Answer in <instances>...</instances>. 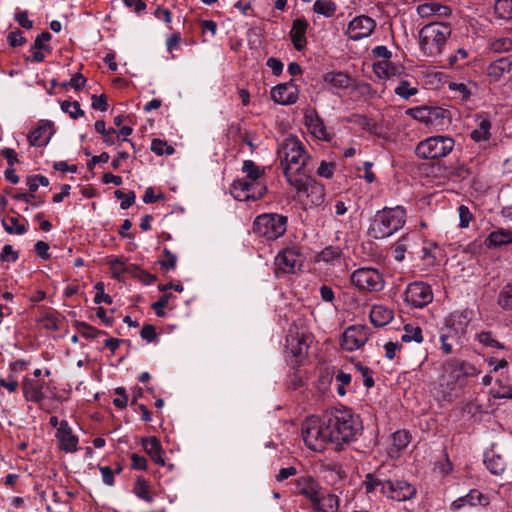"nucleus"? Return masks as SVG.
Listing matches in <instances>:
<instances>
[{
    "label": "nucleus",
    "instance_id": "55",
    "mask_svg": "<svg viewBox=\"0 0 512 512\" xmlns=\"http://www.w3.org/2000/svg\"><path fill=\"white\" fill-rule=\"evenodd\" d=\"M42 186H48L49 185V179L46 176L43 175H34L29 176L27 178V186L30 192L37 191L38 187Z\"/></svg>",
    "mask_w": 512,
    "mask_h": 512
},
{
    "label": "nucleus",
    "instance_id": "21",
    "mask_svg": "<svg viewBox=\"0 0 512 512\" xmlns=\"http://www.w3.org/2000/svg\"><path fill=\"white\" fill-rule=\"evenodd\" d=\"M443 369L451 373L456 372V374L460 375L462 383L465 378L475 377L480 374V370L472 363L455 358L445 361L443 363Z\"/></svg>",
    "mask_w": 512,
    "mask_h": 512
},
{
    "label": "nucleus",
    "instance_id": "53",
    "mask_svg": "<svg viewBox=\"0 0 512 512\" xmlns=\"http://www.w3.org/2000/svg\"><path fill=\"white\" fill-rule=\"evenodd\" d=\"M52 36L48 31H44L41 34H39L35 41L33 46L31 47V50H43L50 52L51 47L47 45L46 43L51 40Z\"/></svg>",
    "mask_w": 512,
    "mask_h": 512
},
{
    "label": "nucleus",
    "instance_id": "49",
    "mask_svg": "<svg viewBox=\"0 0 512 512\" xmlns=\"http://www.w3.org/2000/svg\"><path fill=\"white\" fill-rule=\"evenodd\" d=\"M394 92L399 97L407 100L410 97L416 95L418 93V89L416 86H412L409 81L402 80L394 89Z\"/></svg>",
    "mask_w": 512,
    "mask_h": 512
},
{
    "label": "nucleus",
    "instance_id": "61",
    "mask_svg": "<svg viewBox=\"0 0 512 512\" xmlns=\"http://www.w3.org/2000/svg\"><path fill=\"white\" fill-rule=\"evenodd\" d=\"M459 211V226L461 228H466L469 226L470 221L472 220V214L467 206L461 205L458 208Z\"/></svg>",
    "mask_w": 512,
    "mask_h": 512
},
{
    "label": "nucleus",
    "instance_id": "59",
    "mask_svg": "<svg viewBox=\"0 0 512 512\" xmlns=\"http://www.w3.org/2000/svg\"><path fill=\"white\" fill-rule=\"evenodd\" d=\"M115 394L117 395V397L113 399V404L120 409L125 408L128 403V395L126 393L125 388H116Z\"/></svg>",
    "mask_w": 512,
    "mask_h": 512
},
{
    "label": "nucleus",
    "instance_id": "24",
    "mask_svg": "<svg viewBox=\"0 0 512 512\" xmlns=\"http://www.w3.org/2000/svg\"><path fill=\"white\" fill-rule=\"evenodd\" d=\"M373 72L378 78L391 79L400 77L404 74L405 68L401 64L393 63L386 60H380L373 64Z\"/></svg>",
    "mask_w": 512,
    "mask_h": 512
},
{
    "label": "nucleus",
    "instance_id": "15",
    "mask_svg": "<svg viewBox=\"0 0 512 512\" xmlns=\"http://www.w3.org/2000/svg\"><path fill=\"white\" fill-rule=\"evenodd\" d=\"M375 27L376 21L373 18L366 15H360L349 22L346 34L349 39L357 41L369 37Z\"/></svg>",
    "mask_w": 512,
    "mask_h": 512
},
{
    "label": "nucleus",
    "instance_id": "62",
    "mask_svg": "<svg viewBox=\"0 0 512 512\" xmlns=\"http://www.w3.org/2000/svg\"><path fill=\"white\" fill-rule=\"evenodd\" d=\"M91 106L93 109L106 111L108 109L107 97L104 94L93 95L91 97Z\"/></svg>",
    "mask_w": 512,
    "mask_h": 512
},
{
    "label": "nucleus",
    "instance_id": "52",
    "mask_svg": "<svg viewBox=\"0 0 512 512\" xmlns=\"http://www.w3.org/2000/svg\"><path fill=\"white\" fill-rule=\"evenodd\" d=\"M77 327L80 334L87 339H94L100 335L107 334L105 331L98 330L85 322H79Z\"/></svg>",
    "mask_w": 512,
    "mask_h": 512
},
{
    "label": "nucleus",
    "instance_id": "13",
    "mask_svg": "<svg viewBox=\"0 0 512 512\" xmlns=\"http://www.w3.org/2000/svg\"><path fill=\"white\" fill-rule=\"evenodd\" d=\"M369 339V328L364 325H353L348 327L343 335L341 347L346 351H355L362 347Z\"/></svg>",
    "mask_w": 512,
    "mask_h": 512
},
{
    "label": "nucleus",
    "instance_id": "34",
    "mask_svg": "<svg viewBox=\"0 0 512 512\" xmlns=\"http://www.w3.org/2000/svg\"><path fill=\"white\" fill-rule=\"evenodd\" d=\"M484 463L487 469L494 475H501L506 469V463L500 455L487 453Z\"/></svg>",
    "mask_w": 512,
    "mask_h": 512
},
{
    "label": "nucleus",
    "instance_id": "46",
    "mask_svg": "<svg viewBox=\"0 0 512 512\" xmlns=\"http://www.w3.org/2000/svg\"><path fill=\"white\" fill-rule=\"evenodd\" d=\"M401 340L403 342L415 341L416 343H421L423 341L421 328L410 324L405 325Z\"/></svg>",
    "mask_w": 512,
    "mask_h": 512
},
{
    "label": "nucleus",
    "instance_id": "43",
    "mask_svg": "<svg viewBox=\"0 0 512 512\" xmlns=\"http://www.w3.org/2000/svg\"><path fill=\"white\" fill-rule=\"evenodd\" d=\"M2 225L4 230L8 234H16L22 235L27 231V228L24 224H21L16 217H9L7 219L2 220Z\"/></svg>",
    "mask_w": 512,
    "mask_h": 512
},
{
    "label": "nucleus",
    "instance_id": "57",
    "mask_svg": "<svg viewBox=\"0 0 512 512\" xmlns=\"http://www.w3.org/2000/svg\"><path fill=\"white\" fill-rule=\"evenodd\" d=\"M492 48L495 52H507L512 50V39L500 37L492 42Z\"/></svg>",
    "mask_w": 512,
    "mask_h": 512
},
{
    "label": "nucleus",
    "instance_id": "2",
    "mask_svg": "<svg viewBox=\"0 0 512 512\" xmlns=\"http://www.w3.org/2000/svg\"><path fill=\"white\" fill-rule=\"evenodd\" d=\"M278 157L288 183H297V178L306 174L309 156L298 138L290 136L284 139L278 147Z\"/></svg>",
    "mask_w": 512,
    "mask_h": 512
},
{
    "label": "nucleus",
    "instance_id": "51",
    "mask_svg": "<svg viewBox=\"0 0 512 512\" xmlns=\"http://www.w3.org/2000/svg\"><path fill=\"white\" fill-rule=\"evenodd\" d=\"M62 111L69 114L72 119H78L84 115V111L81 109L80 104L77 101H63L61 103Z\"/></svg>",
    "mask_w": 512,
    "mask_h": 512
},
{
    "label": "nucleus",
    "instance_id": "28",
    "mask_svg": "<svg viewBox=\"0 0 512 512\" xmlns=\"http://www.w3.org/2000/svg\"><path fill=\"white\" fill-rule=\"evenodd\" d=\"M417 13L422 18H429L432 16L446 17L451 14V9L448 6L439 3H424L417 7Z\"/></svg>",
    "mask_w": 512,
    "mask_h": 512
},
{
    "label": "nucleus",
    "instance_id": "39",
    "mask_svg": "<svg viewBox=\"0 0 512 512\" xmlns=\"http://www.w3.org/2000/svg\"><path fill=\"white\" fill-rule=\"evenodd\" d=\"M319 511L322 512H336L339 507V499L336 495L327 494L319 496V500L316 501Z\"/></svg>",
    "mask_w": 512,
    "mask_h": 512
},
{
    "label": "nucleus",
    "instance_id": "20",
    "mask_svg": "<svg viewBox=\"0 0 512 512\" xmlns=\"http://www.w3.org/2000/svg\"><path fill=\"white\" fill-rule=\"evenodd\" d=\"M512 71V55L501 57L491 62L486 69L490 82L504 80Z\"/></svg>",
    "mask_w": 512,
    "mask_h": 512
},
{
    "label": "nucleus",
    "instance_id": "48",
    "mask_svg": "<svg viewBox=\"0 0 512 512\" xmlns=\"http://www.w3.org/2000/svg\"><path fill=\"white\" fill-rule=\"evenodd\" d=\"M497 303L506 311L512 310V283H509L502 288L498 295Z\"/></svg>",
    "mask_w": 512,
    "mask_h": 512
},
{
    "label": "nucleus",
    "instance_id": "8",
    "mask_svg": "<svg viewBox=\"0 0 512 512\" xmlns=\"http://www.w3.org/2000/svg\"><path fill=\"white\" fill-rule=\"evenodd\" d=\"M287 229V217L279 214H261L256 217L253 223V231L268 240H275L281 237Z\"/></svg>",
    "mask_w": 512,
    "mask_h": 512
},
{
    "label": "nucleus",
    "instance_id": "36",
    "mask_svg": "<svg viewBox=\"0 0 512 512\" xmlns=\"http://www.w3.org/2000/svg\"><path fill=\"white\" fill-rule=\"evenodd\" d=\"M438 250V247L435 243H429L420 249L416 248V252L418 254H414L418 256L426 266H433L436 264V254L435 252Z\"/></svg>",
    "mask_w": 512,
    "mask_h": 512
},
{
    "label": "nucleus",
    "instance_id": "14",
    "mask_svg": "<svg viewBox=\"0 0 512 512\" xmlns=\"http://www.w3.org/2000/svg\"><path fill=\"white\" fill-rule=\"evenodd\" d=\"M302 265L299 250L289 247L280 251L275 257L276 274H292Z\"/></svg>",
    "mask_w": 512,
    "mask_h": 512
},
{
    "label": "nucleus",
    "instance_id": "41",
    "mask_svg": "<svg viewBox=\"0 0 512 512\" xmlns=\"http://www.w3.org/2000/svg\"><path fill=\"white\" fill-rule=\"evenodd\" d=\"M448 87L451 91L455 92L461 101H467L472 96L471 87L475 88V84L468 85L462 82H450Z\"/></svg>",
    "mask_w": 512,
    "mask_h": 512
},
{
    "label": "nucleus",
    "instance_id": "50",
    "mask_svg": "<svg viewBox=\"0 0 512 512\" xmlns=\"http://www.w3.org/2000/svg\"><path fill=\"white\" fill-rule=\"evenodd\" d=\"M456 339V331L454 329H447V333L440 335L441 350L444 354H450L453 349V343Z\"/></svg>",
    "mask_w": 512,
    "mask_h": 512
},
{
    "label": "nucleus",
    "instance_id": "60",
    "mask_svg": "<svg viewBox=\"0 0 512 512\" xmlns=\"http://www.w3.org/2000/svg\"><path fill=\"white\" fill-rule=\"evenodd\" d=\"M335 164L332 162L321 161L317 174L321 177L331 178L334 174Z\"/></svg>",
    "mask_w": 512,
    "mask_h": 512
},
{
    "label": "nucleus",
    "instance_id": "7",
    "mask_svg": "<svg viewBox=\"0 0 512 512\" xmlns=\"http://www.w3.org/2000/svg\"><path fill=\"white\" fill-rule=\"evenodd\" d=\"M454 146L455 141L449 136H431L417 144L415 154L423 160L439 159L446 157L453 150Z\"/></svg>",
    "mask_w": 512,
    "mask_h": 512
},
{
    "label": "nucleus",
    "instance_id": "4",
    "mask_svg": "<svg viewBox=\"0 0 512 512\" xmlns=\"http://www.w3.org/2000/svg\"><path fill=\"white\" fill-rule=\"evenodd\" d=\"M451 26L447 22L433 21L424 25L419 31L421 51L429 57L440 55L451 36Z\"/></svg>",
    "mask_w": 512,
    "mask_h": 512
},
{
    "label": "nucleus",
    "instance_id": "16",
    "mask_svg": "<svg viewBox=\"0 0 512 512\" xmlns=\"http://www.w3.org/2000/svg\"><path fill=\"white\" fill-rule=\"evenodd\" d=\"M417 494L416 487L405 480L388 479L384 495L396 501H407Z\"/></svg>",
    "mask_w": 512,
    "mask_h": 512
},
{
    "label": "nucleus",
    "instance_id": "54",
    "mask_svg": "<svg viewBox=\"0 0 512 512\" xmlns=\"http://www.w3.org/2000/svg\"><path fill=\"white\" fill-rule=\"evenodd\" d=\"M177 257L173 254L169 249L165 248L163 251V256L159 260V264L165 270L174 269L176 266Z\"/></svg>",
    "mask_w": 512,
    "mask_h": 512
},
{
    "label": "nucleus",
    "instance_id": "1",
    "mask_svg": "<svg viewBox=\"0 0 512 512\" xmlns=\"http://www.w3.org/2000/svg\"><path fill=\"white\" fill-rule=\"evenodd\" d=\"M363 430L360 417L350 409H332L321 418L304 422L302 437L305 444L314 451H322L327 443L340 449L360 436Z\"/></svg>",
    "mask_w": 512,
    "mask_h": 512
},
{
    "label": "nucleus",
    "instance_id": "40",
    "mask_svg": "<svg viewBox=\"0 0 512 512\" xmlns=\"http://www.w3.org/2000/svg\"><path fill=\"white\" fill-rule=\"evenodd\" d=\"M133 493L140 499L151 503L153 496L150 494L149 483L142 477H138L133 487Z\"/></svg>",
    "mask_w": 512,
    "mask_h": 512
},
{
    "label": "nucleus",
    "instance_id": "58",
    "mask_svg": "<svg viewBox=\"0 0 512 512\" xmlns=\"http://www.w3.org/2000/svg\"><path fill=\"white\" fill-rule=\"evenodd\" d=\"M96 294L94 297V303L100 304L102 302L106 304L112 303V297L104 292V284L103 282H97L95 284Z\"/></svg>",
    "mask_w": 512,
    "mask_h": 512
},
{
    "label": "nucleus",
    "instance_id": "25",
    "mask_svg": "<svg viewBox=\"0 0 512 512\" xmlns=\"http://www.w3.org/2000/svg\"><path fill=\"white\" fill-rule=\"evenodd\" d=\"M308 25L304 18H297L293 21L290 38L297 51H302L307 44L306 32Z\"/></svg>",
    "mask_w": 512,
    "mask_h": 512
},
{
    "label": "nucleus",
    "instance_id": "18",
    "mask_svg": "<svg viewBox=\"0 0 512 512\" xmlns=\"http://www.w3.org/2000/svg\"><path fill=\"white\" fill-rule=\"evenodd\" d=\"M58 447L66 453H74L78 450L79 439L73 434L72 428L66 420H62L56 432Z\"/></svg>",
    "mask_w": 512,
    "mask_h": 512
},
{
    "label": "nucleus",
    "instance_id": "63",
    "mask_svg": "<svg viewBox=\"0 0 512 512\" xmlns=\"http://www.w3.org/2000/svg\"><path fill=\"white\" fill-rule=\"evenodd\" d=\"M8 42L12 47L22 46L26 39L20 30L11 31L7 36Z\"/></svg>",
    "mask_w": 512,
    "mask_h": 512
},
{
    "label": "nucleus",
    "instance_id": "10",
    "mask_svg": "<svg viewBox=\"0 0 512 512\" xmlns=\"http://www.w3.org/2000/svg\"><path fill=\"white\" fill-rule=\"evenodd\" d=\"M351 283L360 291L379 292L384 288L382 274L373 268H359L351 275Z\"/></svg>",
    "mask_w": 512,
    "mask_h": 512
},
{
    "label": "nucleus",
    "instance_id": "27",
    "mask_svg": "<svg viewBox=\"0 0 512 512\" xmlns=\"http://www.w3.org/2000/svg\"><path fill=\"white\" fill-rule=\"evenodd\" d=\"M305 124L315 138L323 141L331 140L330 133L327 131L323 120L317 114H306Z\"/></svg>",
    "mask_w": 512,
    "mask_h": 512
},
{
    "label": "nucleus",
    "instance_id": "45",
    "mask_svg": "<svg viewBox=\"0 0 512 512\" xmlns=\"http://www.w3.org/2000/svg\"><path fill=\"white\" fill-rule=\"evenodd\" d=\"M476 340L485 347L497 349L505 348V346L499 342L490 331H482L476 334Z\"/></svg>",
    "mask_w": 512,
    "mask_h": 512
},
{
    "label": "nucleus",
    "instance_id": "9",
    "mask_svg": "<svg viewBox=\"0 0 512 512\" xmlns=\"http://www.w3.org/2000/svg\"><path fill=\"white\" fill-rule=\"evenodd\" d=\"M298 196H305L313 206H320L325 199V188L307 173L297 178V183H289Z\"/></svg>",
    "mask_w": 512,
    "mask_h": 512
},
{
    "label": "nucleus",
    "instance_id": "47",
    "mask_svg": "<svg viewBox=\"0 0 512 512\" xmlns=\"http://www.w3.org/2000/svg\"><path fill=\"white\" fill-rule=\"evenodd\" d=\"M494 10L499 18L512 20V0H496Z\"/></svg>",
    "mask_w": 512,
    "mask_h": 512
},
{
    "label": "nucleus",
    "instance_id": "26",
    "mask_svg": "<svg viewBox=\"0 0 512 512\" xmlns=\"http://www.w3.org/2000/svg\"><path fill=\"white\" fill-rule=\"evenodd\" d=\"M467 504L471 506H475L477 504L487 506L489 504V499L480 491L472 489L465 496L459 497L458 499L454 500L450 505V509L453 511H458Z\"/></svg>",
    "mask_w": 512,
    "mask_h": 512
},
{
    "label": "nucleus",
    "instance_id": "56",
    "mask_svg": "<svg viewBox=\"0 0 512 512\" xmlns=\"http://www.w3.org/2000/svg\"><path fill=\"white\" fill-rule=\"evenodd\" d=\"M173 297L172 293H166L162 295L158 301L154 302L151 308L154 310L155 314L158 317H163L165 315L163 308L167 306L169 300Z\"/></svg>",
    "mask_w": 512,
    "mask_h": 512
},
{
    "label": "nucleus",
    "instance_id": "12",
    "mask_svg": "<svg viewBox=\"0 0 512 512\" xmlns=\"http://www.w3.org/2000/svg\"><path fill=\"white\" fill-rule=\"evenodd\" d=\"M463 383L460 380V375L456 372H447L442 368V373L439 378V383L436 388V397L438 400L451 401L456 397L457 392Z\"/></svg>",
    "mask_w": 512,
    "mask_h": 512
},
{
    "label": "nucleus",
    "instance_id": "30",
    "mask_svg": "<svg viewBox=\"0 0 512 512\" xmlns=\"http://www.w3.org/2000/svg\"><path fill=\"white\" fill-rule=\"evenodd\" d=\"M393 312L383 305H374L370 311V321L375 327H382L393 320Z\"/></svg>",
    "mask_w": 512,
    "mask_h": 512
},
{
    "label": "nucleus",
    "instance_id": "5",
    "mask_svg": "<svg viewBox=\"0 0 512 512\" xmlns=\"http://www.w3.org/2000/svg\"><path fill=\"white\" fill-rule=\"evenodd\" d=\"M406 222V211L403 207L385 208L378 211L371 222L368 234L374 239H383L400 230Z\"/></svg>",
    "mask_w": 512,
    "mask_h": 512
},
{
    "label": "nucleus",
    "instance_id": "32",
    "mask_svg": "<svg viewBox=\"0 0 512 512\" xmlns=\"http://www.w3.org/2000/svg\"><path fill=\"white\" fill-rule=\"evenodd\" d=\"M298 492L312 501L314 504L319 500V491L316 482L311 478H302L297 481Z\"/></svg>",
    "mask_w": 512,
    "mask_h": 512
},
{
    "label": "nucleus",
    "instance_id": "6",
    "mask_svg": "<svg viewBox=\"0 0 512 512\" xmlns=\"http://www.w3.org/2000/svg\"><path fill=\"white\" fill-rule=\"evenodd\" d=\"M311 342V334L302 322H294L288 329L286 336V353L295 359V363H299L306 356L309 344Z\"/></svg>",
    "mask_w": 512,
    "mask_h": 512
},
{
    "label": "nucleus",
    "instance_id": "22",
    "mask_svg": "<svg viewBox=\"0 0 512 512\" xmlns=\"http://www.w3.org/2000/svg\"><path fill=\"white\" fill-rule=\"evenodd\" d=\"M47 383L40 379L24 378L22 382V389L24 398L27 401L39 403L44 399V387Z\"/></svg>",
    "mask_w": 512,
    "mask_h": 512
},
{
    "label": "nucleus",
    "instance_id": "35",
    "mask_svg": "<svg viewBox=\"0 0 512 512\" xmlns=\"http://www.w3.org/2000/svg\"><path fill=\"white\" fill-rule=\"evenodd\" d=\"M391 453H399L403 451L410 443L411 436L406 430H398L392 434Z\"/></svg>",
    "mask_w": 512,
    "mask_h": 512
},
{
    "label": "nucleus",
    "instance_id": "33",
    "mask_svg": "<svg viewBox=\"0 0 512 512\" xmlns=\"http://www.w3.org/2000/svg\"><path fill=\"white\" fill-rule=\"evenodd\" d=\"M325 83L339 89H347L352 85V78L343 72H327L323 76Z\"/></svg>",
    "mask_w": 512,
    "mask_h": 512
},
{
    "label": "nucleus",
    "instance_id": "42",
    "mask_svg": "<svg viewBox=\"0 0 512 512\" xmlns=\"http://www.w3.org/2000/svg\"><path fill=\"white\" fill-rule=\"evenodd\" d=\"M110 268L115 278L119 279L124 273H133L138 270L137 266L128 265L121 259L115 258L110 260Z\"/></svg>",
    "mask_w": 512,
    "mask_h": 512
},
{
    "label": "nucleus",
    "instance_id": "3",
    "mask_svg": "<svg viewBox=\"0 0 512 512\" xmlns=\"http://www.w3.org/2000/svg\"><path fill=\"white\" fill-rule=\"evenodd\" d=\"M242 171L246 178L237 179L232 184V194L240 201L260 199L266 192V186L260 181L265 172L252 160L243 162Z\"/></svg>",
    "mask_w": 512,
    "mask_h": 512
},
{
    "label": "nucleus",
    "instance_id": "17",
    "mask_svg": "<svg viewBox=\"0 0 512 512\" xmlns=\"http://www.w3.org/2000/svg\"><path fill=\"white\" fill-rule=\"evenodd\" d=\"M421 238L417 233H408L403 235L392 247L393 258L397 262H402L405 258V253L410 255L418 254L416 248H419Z\"/></svg>",
    "mask_w": 512,
    "mask_h": 512
},
{
    "label": "nucleus",
    "instance_id": "44",
    "mask_svg": "<svg viewBox=\"0 0 512 512\" xmlns=\"http://www.w3.org/2000/svg\"><path fill=\"white\" fill-rule=\"evenodd\" d=\"M490 128V121L487 119H482L479 122L478 128L471 132V138L476 142L487 140L490 137Z\"/></svg>",
    "mask_w": 512,
    "mask_h": 512
},
{
    "label": "nucleus",
    "instance_id": "11",
    "mask_svg": "<svg viewBox=\"0 0 512 512\" xmlns=\"http://www.w3.org/2000/svg\"><path fill=\"white\" fill-rule=\"evenodd\" d=\"M405 301L414 308H424L433 300L431 287L424 282L410 283L404 292Z\"/></svg>",
    "mask_w": 512,
    "mask_h": 512
},
{
    "label": "nucleus",
    "instance_id": "31",
    "mask_svg": "<svg viewBox=\"0 0 512 512\" xmlns=\"http://www.w3.org/2000/svg\"><path fill=\"white\" fill-rule=\"evenodd\" d=\"M142 446L151 459L159 465H164L163 450L160 441L156 437L142 439Z\"/></svg>",
    "mask_w": 512,
    "mask_h": 512
},
{
    "label": "nucleus",
    "instance_id": "29",
    "mask_svg": "<svg viewBox=\"0 0 512 512\" xmlns=\"http://www.w3.org/2000/svg\"><path fill=\"white\" fill-rule=\"evenodd\" d=\"M387 481L388 479L385 477L382 468H379L375 474H367L363 484L367 493L374 492L379 488L380 492L384 495Z\"/></svg>",
    "mask_w": 512,
    "mask_h": 512
},
{
    "label": "nucleus",
    "instance_id": "23",
    "mask_svg": "<svg viewBox=\"0 0 512 512\" xmlns=\"http://www.w3.org/2000/svg\"><path fill=\"white\" fill-rule=\"evenodd\" d=\"M52 135L53 123L50 121H43L28 135L29 144L34 147L46 146Z\"/></svg>",
    "mask_w": 512,
    "mask_h": 512
},
{
    "label": "nucleus",
    "instance_id": "38",
    "mask_svg": "<svg viewBox=\"0 0 512 512\" xmlns=\"http://www.w3.org/2000/svg\"><path fill=\"white\" fill-rule=\"evenodd\" d=\"M337 10V5L332 0H316L313 4V11L326 18L332 17Z\"/></svg>",
    "mask_w": 512,
    "mask_h": 512
},
{
    "label": "nucleus",
    "instance_id": "37",
    "mask_svg": "<svg viewBox=\"0 0 512 512\" xmlns=\"http://www.w3.org/2000/svg\"><path fill=\"white\" fill-rule=\"evenodd\" d=\"M488 246H502L512 243V231L499 229L490 233L487 238Z\"/></svg>",
    "mask_w": 512,
    "mask_h": 512
},
{
    "label": "nucleus",
    "instance_id": "64",
    "mask_svg": "<svg viewBox=\"0 0 512 512\" xmlns=\"http://www.w3.org/2000/svg\"><path fill=\"white\" fill-rule=\"evenodd\" d=\"M140 335L149 343L154 342L157 339L155 327L150 324H146L142 327Z\"/></svg>",
    "mask_w": 512,
    "mask_h": 512
},
{
    "label": "nucleus",
    "instance_id": "19",
    "mask_svg": "<svg viewBox=\"0 0 512 512\" xmlns=\"http://www.w3.org/2000/svg\"><path fill=\"white\" fill-rule=\"evenodd\" d=\"M271 98L277 104H294L298 99V89L292 81L281 83L272 88Z\"/></svg>",
    "mask_w": 512,
    "mask_h": 512
}]
</instances>
